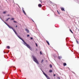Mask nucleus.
<instances>
[{"label": "nucleus", "instance_id": "nucleus-1", "mask_svg": "<svg viewBox=\"0 0 79 79\" xmlns=\"http://www.w3.org/2000/svg\"><path fill=\"white\" fill-rule=\"evenodd\" d=\"M17 36L18 37H19V38L20 39H21V40H22V41L23 42V43H24V45H25L26 46H27V47L28 48H29V49H30V50L32 49V48H31V47H30V46H29V44H27V43H26L25 41H24V40H23V39H22V38H21V37L20 36H18V35H17Z\"/></svg>", "mask_w": 79, "mask_h": 79}, {"label": "nucleus", "instance_id": "nucleus-11", "mask_svg": "<svg viewBox=\"0 0 79 79\" xmlns=\"http://www.w3.org/2000/svg\"><path fill=\"white\" fill-rule=\"evenodd\" d=\"M63 65L64 66H66V63H63Z\"/></svg>", "mask_w": 79, "mask_h": 79}, {"label": "nucleus", "instance_id": "nucleus-10", "mask_svg": "<svg viewBox=\"0 0 79 79\" xmlns=\"http://www.w3.org/2000/svg\"><path fill=\"white\" fill-rule=\"evenodd\" d=\"M46 41L47 42L48 45H50V44H49V42H48L47 40H46Z\"/></svg>", "mask_w": 79, "mask_h": 79}, {"label": "nucleus", "instance_id": "nucleus-30", "mask_svg": "<svg viewBox=\"0 0 79 79\" xmlns=\"http://www.w3.org/2000/svg\"><path fill=\"white\" fill-rule=\"evenodd\" d=\"M36 47H38V45H37V44H36Z\"/></svg>", "mask_w": 79, "mask_h": 79}, {"label": "nucleus", "instance_id": "nucleus-19", "mask_svg": "<svg viewBox=\"0 0 79 79\" xmlns=\"http://www.w3.org/2000/svg\"><path fill=\"white\" fill-rule=\"evenodd\" d=\"M52 70H49V72H50V73H52Z\"/></svg>", "mask_w": 79, "mask_h": 79}, {"label": "nucleus", "instance_id": "nucleus-27", "mask_svg": "<svg viewBox=\"0 0 79 79\" xmlns=\"http://www.w3.org/2000/svg\"><path fill=\"white\" fill-rule=\"evenodd\" d=\"M31 40H32V39H33V38L32 37H31Z\"/></svg>", "mask_w": 79, "mask_h": 79}, {"label": "nucleus", "instance_id": "nucleus-2", "mask_svg": "<svg viewBox=\"0 0 79 79\" xmlns=\"http://www.w3.org/2000/svg\"><path fill=\"white\" fill-rule=\"evenodd\" d=\"M33 61H34L37 64H39V62L38 60H37V58H36L34 56H33Z\"/></svg>", "mask_w": 79, "mask_h": 79}, {"label": "nucleus", "instance_id": "nucleus-4", "mask_svg": "<svg viewBox=\"0 0 79 79\" xmlns=\"http://www.w3.org/2000/svg\"><path fill=\"white\" fill-rule=\"evenodd\" d=\"M43 72V74H44V76H46V77H47V78L48 79H50V77H48V76H47V74H45L44 72Z\"/></svg>", "mask_w": 79, "mask_h": 79}, {"label": "nucleus", "instance_id": "nucleus-32", "mask_svg": "<svg viewBox=\"0 0 79 79\" xmlns=\"http://www.w3.org/2000/svg\"><path fill=\"white\" fill-rule=\"evenodd\" d=\"M16 27H18V26H16Z\"/></svg>", "mask_w": 79, "mask_h": 79}, {"label": "nucleus", "instance_id": "nucleus-25", "mask_svg": "<svg viewBox=\"0 0 79 79\" xmlns=\"http://www.w3.org/2000/svg\"><path fill=\"white\" fill-rule=\"evenodd\" d=\"M15 33L16 34V35H18V34L16 32H15Z\"/></svg>", "mask_w": 79, "mask_h": 79}, {"label": "nucleus", "instance_id": "nucleus-18", "mask_svg": "<svg viewBox=\"0 0 79 79\" xmlns=\"http://www.w3.org/2000/svg\"><path fill=\"white\" fill-rule=\"evenodd\" d=\"M50 68H52V65L51 64L50 65Z\"/></svg>", "mask_w": 79, "mask_h": 79}, {"label": "nucleus", "instance_id": "nucleus-17", "mask_svg": "<svg viewBox=\"0 0 79 79\" xmlns=\"http://www.w3.org/2000/svg\"><path fill=\"white\" fill-rule=\"evenodd\" d=\"M43 61H44V59H42V60H41V63H43Z\"/></svg>", "mask_w": 79, "mask_h": 79}, {"label": "nucleus", "instance_id": "nucleus-8", "mask_svg": "<svg viewBox=\"0 0 79 79\" xmlns=\"http://www.w3.org/2000/svg\"><path fill=\"white\" fill-rule=\"evenodd\" d=\"M42 5H41V4H38V6L40 8H41L42 7Z\"/></svg>", "mask_w": 79, "mask_h": 79}, {"label": "nucleus", "instance_id": "nucleus-16", "mask_svg": "<svg viewBox=\"0 0 79 79\" xmlns=\"http://www.w3.org/2000/svg\"><path fill=\"white\" fill-rule=\"evenodd\" d=\"M4 22V23H5V24H6V25H7V26H8V25H9L7 23H6V22Z\"/></svg>", "mask_w": 79, "mask_h": 79}, {"label": "nucleus", "instance_id": "nucleus-31", "mask_svg": "<svg viewBox=\"0 0 79 79\" xmlns=\"http://www.w3.org/2000/svg\"><path fill=\"white\" fill-rule=\"evenodd\" d=\"M53 76H56V75L55 74H54V75H53Z\"/></svg>", "mask_w": 79, "mask_h": 79}, {"label": "nucleus", "instance_id": "nucleus-37", "mask_svg": "<svg viewBox=\"0 0 79 79\" xmlns=\"http://www.w3.org/2000/svg\"><path fill=\"white\" fill-rule=\"evenodd\" d=\"M7 53H8V52Z\"/></svg>", "mask_w": 79, "mask_h": 79}, {"label": "nucleus", "instance_id": "nucleus-23", "mask_svg": "<svg viewBox=\"0 0 79 79\" xmlns=\"http://www.w3.org/2000/svg\"><path fill=\"white\" fill-rule=\"evenodd\" d=\"M40 55H42V52H41V51L40 52Z\"/></svg>", "mask_w": 79, "mask_h": 79}, {"label": "nucleus", "instance_id": "nucleus-21", "mask_svg": "<svg viewBox=\"0 0 79 79\" xmlns=\"http://www.w3.org/2000/svg\"><path fill=\"white\" fill-rule=\"evenodd\" d=\"M76 42L78 44H79V41H78L76 40Z\"/></svg>", "mask_w": 79, "mask_h": 79}, {"label": "nucleus", "instance_id": "nucleus-20", "mask_svg": "<svg viewBox=\"0 0 79 79\" xmlns=\"http://www.w3.org/2000/svg\"><path fill=\"white\" fill-rule=\"evenodd\" d=\"M13 30V31H14V32H15L16 31L15 30L13 29H13H12Z\"/></svg>", "mask_w": 79, "mask_h": 79}, {"label": "nucleus", "instance_id": "nucleus-15", "mask_svg": "<svg viewBox=\"0 0 79 79\" xmlns=\"http://www.w3.org/2000/svg\"><path fill=\"white\" fill-rule=\"evenodd\" d=\"M69 30H70V32H71L72 34H73V31H72V30H71V29H70Z\"/></svg>", "mask_w": 79, "mask_h": 79}, {"label": "nucleus", "instance_id": "nucleus-12", "mask_svg": "<svg viewBox=\"0 0 79 79\" xmlns=\"http://www.w3.org/2000/svg\"><path fill=\"white\" fill-rule=\"evenodd\" d=\"M7 48H8V49H10V47L9 46H7Z\"/></svg>", "mask_w": 79, "mask_h": 79}, {"label": "nucleus", "instance_id": "nucleus-22", "mask_svg": "<svg viewBox=\"0 0 79 79\" xmlns=\"http://www.w3.org/2000/svg\"><path fill=\"white\" fill-rule=\"evenodd\" d=\"M14 23H17V22L15 21H14Z\"/></svg>", "mask_w": 79, "mask_h": 79}, {"label": "nucleus", "instance_id": "nucleus-24", "mask_svg": "<svg viewBox=\"0 0 79 79\" xmlns=\"http://www.w3.org/2000/svg\"><path fill=\"white\" fill-rule=\"evenodd\" d=\"M3 13L4 14H5V13H6V12H5V11H4V12H3Z\"/></svg>", "mask_w": 79, "mask_h": 79}, {"label": "nucleus", "instance_id": "nucleus-33", "mask_svg": "<svg viewBox=\"0 0 79 79\" xmlns=\"http://www.w3.org/2000/svg\"><path fill=\"white\" fill-rule=\"evenodd\" d=\"M32 21H33V22H34V20H32Z\"/></svg>", "mask_w": 79, "mask_h": 79}, {"label": "nucleus", "instance_id": "nucleus-6", "mask_svg": "<svg viewBox=\"0 0 79 79\" xmlns=\"http://www.w3.org/2000/svg\"><path fill=\"white\" fill-rule=\"evenodd\" d=\"M60 9L62 11H65V10H64V9L62 7H60Z\"/></svg>", "mask_w": 79, "mask_h": 79}, {"label": "nucleus", "instance_id": "nucleus-34", "mask_svg": "<svg viewBox=\"0 0 79 79\" xmlns=\"http://www.w3.org/2000/svg\"><path fill=\"white\" fill-rule=\"evenodd\" d=\"M8 16H10V15H8Z\"/></svg>", "mask_w": 79, "mask_h": 79}, {"label": "nucleus", "instance_id": "nucleus-5", "mask_svg": "<svg viewBox=\"0 0 79 79\" xmlns=\"http://www.w3.org/2000/svg\"><path fill=\"white\" fill-rule=\"evenodd\" d=\"M22 10H23V13H24V15H26V12H25V11H24V8H22Z\"/></svg>", "mask_w": 79, "mask_h": 79}, {"label": "nucleus", "instance_id": "nucleus-7", "mask_svg": "<svg viewBox=\"0 0 79 79\" xmlns=\"http://www.w3.org/2000/svg\"><path fill=\"white\" fill-rule=\"evenodd\" d=\"M7 26H8V27H9V28H10V29H13V28L12 27H11L9 25H7Z\"/></svg>", "mask_w": 79, "mask_h": 79}, {"label": "nucleus", "instance_id": "nucleus-28", "mask_svg": "<svg viewBox=\"0 0 79 79\" xmlns=\"http://www.w3.org/2000/svg\"><path fill=\"white\" fill-rule=\"evenodd\" d=\"M27 37H29V35H27Z\"/></svg>", "mask_w": 79, "mask_h": 79}, {"label": "nucleus", "instance_id": "nucleus-29", "mask_svg": "<svg viewBox=\"0 0 79 79\" xmlns=\"http://www.w3.org/2000/svg\"><path fill=\"white\" fill-rule=\"evenodd\" d=\"M57 11L58 13L59 14V12H58V10H57Z\"/></svg>", "mask_w": 79, "mask_h": 79}, {"label": "nucleus", "instance_id": "nucleus-9", "mask_svg": "<svg viewBox=\"0 0 79 79\" xmlns=\"http://www.w3.org/2000/svg\"><path fill=\"white\" fill-rule=\"evenodd\" d=\"M25 31H26L27 32V33H29V30H27V29H25Z\"/></svg>", "mask_w": 79, "mask_h": 79}, {"label": "nucleus", "instance_id": "nucleus-3", "mask_svg": "<svg viewBox=\"0 0 79 79\" xmlns=\"http://www.w3.org/2000/svg\"><path fill=\"white\" fill-rule=\"evenodd\" d=\"M43 72V74H44V76H46V77H47V78L48 79H50V77H48V76H47V74H45L44 72Z\"/></svg>", "mask_w": 79, "mask_h": 79}, {"label": "nucleus", "instance_id": "nucleus-14", "mask_svg": "<svg viewBox=\"0 0 79 79\" xmlns=\"http://www.w3.org/2000/svg\"><path fill=\"white\" fill-rule=\"evenodd\" d=\"M15 19V18H12V19H11L10 20L11 21H12L13 20H14Z\"/></svg>", "mask_w": 79, "mask_h": 79}, {"label": "nucleus", "instance_id": "nucleus-13", "mask_svg": "<svg viewBox=\"0 0 79 79\" xmlns=\"http://www.w3.org/2000/svg\"><path fill=\"white\" fill-rule=\"evenodd\" d=\"M9 19H10V18H9L8 19H7L6 20V21H8V20H9Z\"/></svg>", "mask_w": 79, "mask_h": 79}, {"label": "nucleus", "instance_id": "nucleus-26", "mask_svg": "<svg viewBox=\"0 0 79 79\" xmlns=\"http://www.w3.org/2000/svg\"><path fill=\"white\" fill-rule=\"evenodd\" d=\"M59 59H61V57L59 56Z\"/></svg>", "mask_w": 79, "mask_h": 79}, {"label": "nucleus", "instance_id": "nucleus-35", "mask_svg": "<svg viewBox=\"0 0 79 79\" xmlns=\"http://www.w3.org/2000/svg\"><path fill=\"white\" fill-rule=\"evenodd\" d=\"M6 53L5 52H4V53Z\"/></svg>", "mask_w": 79, "mask_h": 79}, {"label": "nucleus", "instance_id": "nucleus-36", "mask_svg": "<svg viewBox=\"0 0 79 79\" xmlns=\"http://www.w3.org/2000/svg\"><path fill=\"white\" fill-rule=\"evenodd\" d=\"M20 72L21 71V70H20Z\"/></svg>", "mask_w": 79, "mask_h": 79}]
</instances>
